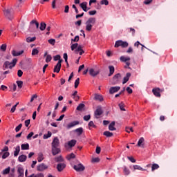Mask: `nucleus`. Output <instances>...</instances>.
Returning a JSON list of instances; mask_svg holds the SVG:
<instances>
[{"label": "nucleus", "instance_id": "obj_1", "mask_svg": "<svg viewBox=\"0 0 177 177\" xmlns=\"http://www.w3.org/2000/svg\"><path fill=\"white\" fill-rule=\"evenodd\" d=\"M96 23V18L91 17L85 23L86 24V30L92 31V27Z\"/></svg>", "mask_w": 177, "mask_h": 177}, {"label": "nucleus", "instance_id": "obj_2", "mask_svg": "<svg viewBox=\"0 0 177 177\" xmlns=\"http://www.w3.org/2000/svg\"><path fill=\"white\" fill-rule=\"evenodd\" d=\"M17 63V59L16 58L13 59L12 62H10L9 61H6L3 65V70H6L7 68H10V70H12V68L15 67Z\"/></svg>", "mask_w": 177, "mask_h": 177}, {"label": "nucleus", "instance_id": "obj_3", "mask_svg": "<svg viewBox=\"0 0 177 177\" xmlns=\"http://www.w3.org/2000/svg\"><path fill=\"white\" fill-rule=\"evenodd\" d=\"M121 74L118 73L113 77V78L110 80V82L111 85H117L121 82Z\"/></svg>", "mask_w": 177, "mask_h": 177}, {"label": "nucleus", "instance_id": "obj_4", "mask_svg": "<svg viewBox=\"0 0 177 177\" xmlns=\"http://www.w3.org/2000/svg\"><path fill=\"white\" fill-rule=\"evenodd\" d=\"M83 48L84 46L82 45H78V43H75L71 46V50H74L75 49V53H78V52L84 50Z\"/></svg>", "mask_w": 177, "mask_h": 177}, {"label": "nucleus", "instance_id": "obj_5", "mask_svg": "<svg viewBox=\"0 0 177 177\" xmlns=\"http://www.w3.org/2000/svg\"><path fill=\"white\" fill-rule=\"evenodd\" d=\"M129 45V44L127 41L118 40L115 43V48H119V46H121L122 48H128Z\"/></svg>", "mask_w": 177, "mask_h": 177}, {"label": "nucleus", "instance_id": "obj_6", "mask_svg": "<svg viewBox=\"0 0 177 177\" xmlns=\"http://www.w3.org/2000/svg\"><path fill=\"white\" fill-rule=\"evenodd\" d=\"M102 114H103V109H102V106H98L94 112V115L95 118L99 119Z\"/></svg>", "mask_w": 177, "mask_h": 177}, {"label": "nucleus", "instance_id": "obj_7", "mask_svg": "<svg viewBox=\"0 0 177 177\" xmlns=\"http://www.w3.org/2000/svg\"><path fill=\"white\" fill-rule=\"evenodd\" d=\"M120 62H123L124 63H126L125 68H127V67H129L131 65V63H129V60H131V57H124L121 56L120 58Z\"/></svg>", "mask_w": 177, "mask_h": 177}, {"label": "nucleus", "instance_id": "obj_8", "mask_svg": "<svg viewBox=\"0 0 177 177\" xmlns=\"http://www.w3.org/2000/svg\"><path fill=\"white\" fill-rule=\"evenodd\" d=\"M4 15L8 20L13 19V15L12 14V8H8L4 10Z\"/></svg>", "mask_w": 177, "mask_h": 177}, {"label": "nucleus", "instance_id": "obj_9", "mask_svg": "<svg viewBox=\"0 0 177 177\" xmlns=\"http://www.w3.org/2000/svg\"><path fill=\"white\" fill-rule=\"evenodd\" d=\"M73 169L76 170L77 172H82V171H85V167L81 163L74 165Z\"/></svg>", "mask_w": 177, "mask_h": 177}, {"label": "nucleus", "instance_id": "obj_10", "mask_svg": "<svg viewBox=\"0 0 177 177\" xmlns=\"http://www.w3.org/2000/svg\"><path fill=\"white\" fill-rule=\"evenodd\" d=\"M88 73L91 77H96L100 74V69H97L95 71L93 68H90Z\"/></svg>", "mask_w": 177, "mask_h": 177}, {"label": "nucleus", "instance_id": "obj_11", "mask_svg": "<svg viewBox=\"0 0 177 177\" xmlns=\"http://www.w3.org/2000/svg\"><path fill=\"white\" fill-rule=\"evenodd\" d=\"M45 169H48V166L44 163H41L37 166V171H39V172H42L43 171H45Z\"/></svg>", "mask_w": 177, "mask_h": 177}, {"label": "nucleus", "instance_id": "obj_12", "mask_svg": "<svg viewBox=\"0 0 177 177\" xmlns=\"http://www.w3.org/2000/svg\"><path fill=\"white\" fill-rule=\"evenodd\" d=\"M121 89V87L120 86H113L111 87L109 89V93L111 95H113V93H115L116 92H118Z\"/></svg>", "mask_w": 177, "mask_h": 177}, {"label": "nucleus", "instance_id": "obj_13", "mask_svg": "<svg viewBox=\"0 0 177 177\" xmlns=\"http://www.w3.org/2000/svg\"><path fill=\"white\" fill-rule=\"evenodd\" d=\"M152 92L156 97H161V94L160 93V88H153Z\"/></svg>", "mask_w": 177, "mask_h": 177}, {"label": "nucleus", "instance_id": "obj_14", "mask_svg": "<svg viewBox=\"0 0 177 177\" xmlns=\"http://www.w3.org/2000/svg\"><path fill=\"white\" fill-rule=\"evenodd\" d=\"M32 24H35L36 26V28H39V23H38V21H37L36 20H32L30 21V27H29V30L32 32Z\"/></svg>", "mask_w": 177, "mask_h": 177}, {"label": "nucleus", "instance_id": "obj_15", "mask_svg": "<svg viewBox=\"0 0 177 177\" xmlns=\"http://www.w3.org/2000/svg\"><path fill=\"white\" fill-rule=\"evenodd\" d=\"M62 150L60 148L57 147H52V154L53 156H57V154H60Z\"/></svg>", "mask_w": 177, "mask_h": 177}, {"label": "nucleus", "instance_id": "obj_16", "mask_svg": "<svg viewBox=\"0 0 177 177\" xmlns=\"http://www.w3.org/2000/svg\"><path fill=\"white\" fill-rule=\"evenodd\" d=\"M60 142L59 141V138L57 137H55L52 142V147H59Z\"/></svg>", "mask_w": 177, "mask_h": 177}, {"label": "nucleus", "instance_id": "obj_17", "mask_svg": "<svg viewBox=\"0 0 177 177\" xmlns=\"http://www.w3.org/2000/svg\"><path fill=\"white\" fill-rule=\"evenodd\" d=\"M137 146L138 147H142V149L145 147V138L143 137H141L139 139Z\"/></svg>", "mask_w": 177, "mask_h": 177}, {"label": "nucleus", "instance_id": "obj_18", "mask_svg": "<svg viewBox=\"0 0 177 177\" xmlns=\"http://www.w3.org/2000/svg\"><path fill=\"white\" fill-rule=\"evenodd\" d=\"M64 168H66V163H59L57 165V169L58 172H62V171H63V169H64Z\"/></svg>", "mask_w": 177, "mask_h": 177}, {"label": "nucleus", "instance_id": "obj_19", "mask_svg": "<svg viewBox=\"0 0 177 177\" xmlns=\"http://www.w3.org/2000/svg\"><path fill=\"white\" fill-rule=\"evenodd\" d=\"M79 124H80V122L73 121L67 125V129H70L73 128V127H75V125H79Z\"/></svg>", "mask_w": 177, "mask_h": 177}, {"label": "nucleus", "instance_id": "obj_20", "mask_svg": "<svg viewBox=\"0 0 177 177\" xmlns=\"http://www.w3.org/2000/svg\"><path fill=\"white\" fill-rule=\"evenodd\" d=\"M24 53V50H21V51L19 52H17L16 50H13L12 51V56L14 57H16V56H20L21 55H23Z\"/></svg>", "mask_w": 177, "mask_h": 177}, {"label": "nucleus", "instance_id": "obj_21", "mask_svg": "<svg viewBox=\"0 0 177 177\" xmlns=\"http://www.w3.org/2000/svg\"><path fill=\"white\" fill-rule=\"evenodd\" d=\"M26 160H27V156L26 155H21L18 158V161H19V162H25V161Z\"/></svg>", "mask_w": 177, "mask_h": 177}, {"label": "nucleus", "instance_id": "obj_22", "mask_svg": "<svg viewBox=\"0 0 177 177\" xmlns=\"http://www.w3.org/2000/svg\"><path fill=\"white\" fill-rule=\"evenodd\" d=\"M18 177H24V169L22 167H19L18 170Z\"/></svg>", "mask_w": 177, "mask_h": 177}, {"label": "nucleus", "instance_id": "obj_23", "mask_svg": "<svg viewBox=\"0 0 177 177\" xmlns=\"http://www.w3.org/2000/svg\"><path fill=\"white\" fill-rule=\"evenodd\" d=\"M129 78H131V73H127L126 76L123 78L122 84H127V82L129 81Z\"/></svg>", "mask_w": 177, "mask_h": 177}, {"label": "nucleus", "instance_id": "obj_24", "mask_svg": "<svg viewBox=\"0 0 177 177\" xmlns=\"http://www.w3.org/2000/svg\"><path fill=\"white\" fill-rule=\"evenodd\" d=\"M86 5H88V3L86 2H83L80 4V8H82L84 12H88Z\"/></svg>", "mask_w": 177, "mask_h": 177}, {"label": "nucleus", "instance_id": "obj_25", "mask_svg": "<svg viewBox=\"0 0 177 177\" xmlns=\"http://www.w3.org/2000/svg\"><path fill=\"white\" fill-rule=\"evenodd\" d=\"M115 125V122L114 121L111 122L109 126V131H116L117 129L114 127Z\"/></svg>", "mask_w": 177, "mask_h": 177}, {"label": "nucleus", "instance_id": "obj_26", "mask_svg": "<svg viewBox=\"0 0 177 177\" xmlns=\"http://www.w3.org/2000/svg\"><path fill=\"white\" fill-rule=\"evenodd\" d=\"M94 100H98L99 102H103V96L99 94H95Z\"/></svg>", "mask_w": 177, "mask_h": 177}, {"label": "nucleus", "instance_id": "obj_27", "mask_svg": "<svg viewBox=\"0 0 177 177\" xmlns=\"http://www.w3.org/2000/svg\"><path fill=\"white\" fill-rule=\"evenodd\" d=\"M21 150H30V145L28 143L22 144L21 145Z\"/></svg>", "mask_w": 177, "mask_h": 177}, {"label": "nucleus", "instance_id": "obj_28", "mask_svg": "<svg viewBox=\"0 0 177 177\" xmlns=\"http://www.w3.org/2000/svg\"><path fill=\"white\" fill-rule=\"evenodd\" d=\"M55 162H63L64 161V158H63V156H59L58 157H55L54 158Z\"/></svg>", "mask_w": 177, "mask_h": 177}, {"label": "nucleus", "instance_id": "obj_29", "mask_svg": "<svg viewBox=\"0 0 177 177\" xmlns=\"http://www.w3.org/2000/svg\"><path fill=\"white\" fill-rule=\"evenodd\" d=\"M109 74L108 75V77H111L114 74L115 68L113 66H109Z\"/></svg>", "mask_w": 177, "mask_h": 177}, {"label": "nucleus", "instance_id": "obj_30", "mask_svg": "<svg viewBox=\"0 0 177 177\" xmlns=\"http://www.w3.org/2000/svg\"><path fill=\"white\" fill-rule=\"evenodd\" d=\"M76 143H77V140H71V141H69L68 142V146H69V147H74L75 146Z\"/></svg>", "mask_w": 177, "mask_h": 177}, {"label": "nucleus", "instance_id": "obj_31", "mask_svg": "<svg viewBox=\"0 0 177 177\" xmlns=\"http://www.w3.org/2000/svg\"><path fill=\"white\" fill-rule=\"evenodd\" d=\"M75 132H76V133L80 136V135H82V133L84 132V129H82V127L77 128L75 130Z\"/></svg>", "mask_w": 177, "mask_h": 177}, {"label": "nucleus", "instance_id": "obj_32", "mask_svg": "<svg viewBox=\"0 0 177 177\" xmlns=\"http://www.w3.org/2000/svg\"><path fill=\"white\" fill-rule=\"evenodd\" d=\"M19 153H20V146H17L15 147V151H14L15 157H17L19 156Z\"/></svg>", "mask_w": 177, "mask_h": 177}, {"label": "nucleus", "instance_id": "obj_33", "mask_svg": "<svg viewBox=\"0 0 177 177\" xmlns=\"http://www.w3.org/2000/svg\"><path fill=\"white\" fill-rule=\"evenodd\" d=\"M62 68V66H60L59 65L56 64L54 67V73H60V70Z\"/></svg>", "mask_w": 177, "mask_h": 177}, {"label": "nucleus", "instance_id": "obj_34", "mask_svg": "<svg viewBox=\"0 0 177 177\" xmlns=\"http://www.w3.org/2000/svg\"><path fill=\"white\" fill-rule=\"evenodd\" d=\"M46 28V24L45 22H41L40 23V27H39V30H41V31H44V30Z\"/></svg>", "mask_w": 177, "mask_h": 177}, {"label": "nucleus", "instance_id": "obj_35", "mask_svg": "<svg viewBox=\"0 0 177 177\" xmlns=\"http://www.w3.org/2000/svg\"><path fill=\"white\" fill-rule=\"evenodd\" d=\"M103 135L104 136H106V138H111V136H113V133L112 132H110V131H104V133H103Z\"/></svg>", "mask_w": 177, "mask_h": 177}, {"label": "nucleus", "instance_id": "obj_36", "mask_svg": "<svg viewBox=\"0 0 177 177\" xmlns=\"http://www.w3.org/2000/svg\"><path fill=\"white\" fill-rule=\"evenodd\" d=\"M160 168V165L158 164L154 163L151 166V171L153 172V171H156V169H158Z\"/></svg>", "mask_w": 177, "mask_h": 177}, {"label": "nucleus", "instance_id": "obj_37", "mask_svg": "<svg viewBox=\"0 0 177 177\" xmlns=\"http://www.w3.org/2000/svg\"><path fill=\"white\" fill-rule=\"evenodd\" d=\"M85 107V104H80L76 108V110L77 111H82V109Z\"/></svg>", "mask_w": 177, "mask_h": 177}, {"label": "nucleus", "instance_id": "obj_38", "mask_svg": "<svg viewBox=\"0 0 177 177\" xmlns=\"http://www.w3.org/2000/svg\"><path fill=\"white\" fill-rule=\"evenodd\" d=\"M73 158H75V154H74L73 153H71V154L66 156V159L68 161H70V160H72Z\"/></svg>", "mask_w": 177, "mask_h": 177}, {"label": "nucleus", "instance_id": "obj_39", "mask_svg": "<svg viewBox=\"0 0 177 177\" xmlns=\"http://www.w3.org/2000/svg\"><path fill=\"white\" fill-rule=\"evenodd\" d=\"M133 169H138L139 171H146V169L142 168L140 165H136L133 166Z\"/></svg>", "mask_w": 177, "mask_h": 177}, {"label": "nucleus", "instance_id": "obj_40", "mask_svg": "<svg viewBox=\"0 0 177 177\" xmlns=\"http://www.w3.org/2000/svg\"><path fill=\"white\" fill-rule=\"evenodd\" d=\"M123 172L124 175H129V174H131L129 169H128L127 167H123Z\"/></svg>", "mask_w": 177, "mask_h": 177}, {"label": "nucleus", "instance_id": "obj_41", "mask_svg": "<svg viewBox=\"0 0 177 177\" xmlns=\"http://www.w3.org/2000/svg\"><path fill=\"white\" fill-rule=\"evenodd\" d=\"M37 39V37H27L26 38V42L30 43V42H34Z\"/></svg>", "mask_w": 177, "mask_h": 177}, {"label": "nucleus", "instance_id": "obj_42", "mask_svg": "<svg viewBox=\"0 0 177 177\" xmlns=\"http://www.w3.org/2000/svg\"><path fill=\"white\" fill-rule=\"evenodd\" d=\"M38 53H39L38 48H33L32 50V56H35V55H38Z\"/></svg>", "mask_w": 177, "mask_h": 177}, {"label": "nucleus", "instance_id": "obj_43", "mask_svg": "<svg viewBox=\"0 0 177 177\" xmlns=\"http://www.w3.org/2000/svg\"><path fill=\"white\" fill-rule=\"evenodd\" d=\"M52 136V133L50 131H48L47 134H44L43 136L44 139H48Z\"/></svg>", "mask_w": 177, "mask_h": 177}, {"label": "nucleus", "instance_id": "obj_44", "mask_svg": "<svg viewBox=\"0 0 177 177\" xmlns=\"http://www.w3.org/2000/svg\"><path fill=\"white\" fill-rule=\"evenodd\" d=\"M17 86L19 88V89H21L23 88V81L18 80L17 81Z\"/></svg>", "mask_w": 177, "mask_h": 177}, {"label": "nucleus", "instance_id": "obj_45", "mask_svg": "<svg viewBox=\"0 0 177 177\" xmlns=\"http://www.w3.org/2000/svg\"><path fill=\"white\" fill-rule=\"evenodd\" d=\"M9 172H10V167H8V168L5 169L4 170H3V175H8V174H9Z\"/></svg>", "mask_w": 177, "mask_h": 177}, {"label": "nucleus", "instance_id": "obj_46", "mask_svg": "<svg viewBox=\"0 0 177 177\" xmlns=\"http://www.w3.org/2000/svg\"><path fill=\"white\" fill-rule=\"evenodd\" d=\"M48 44H50V45H55V44H56V39H50L48 40Z\"/></svg>", "mask_w": 177, "mask_h": 177}, {"label": "nucleus", "instance_id": "obj_47", "mask_svg": "<svg viewBox=\"0 0 177 177\" xmlns=\"http://www.w3.org/2000/svg\"><path fill=\"white\" fill-rule=\"evenodd\" d=\"M32 136H34V132H30L27 136H26V139L28 140H31V138H32Z\"/></svg>", "mask_w": 177, "mask_h": 177}, {"label": "nucleus", "instance_id": "obj_48", "mask_svg": "<svg viewBox=\"0 0 177 177\" xmlns=\"http://www.w3.org/2000/svg\"><path fill=\"white\" fill-rule=\"evenodd\" d=\"M52 60V55H48L46 58V63H49Z\"/></svg>", "mask_w": 177, "mask_h": 177}, {"label": "nucleus", "instance_id": "obj_49", "mask_svg": "<svg viewBox=\"0 0 177 177\" xmlns=\"http://www.w3.org/2000/svg\"><path fill=\"white\" fill-rule=\"evenodd\" d=\"M80 85V77L77 78L75 81V88H78V86Z\"/></svg>", "mask_w": 177, "mask_h": 177}, {"label": "nucleus", "instance_id": "obj_50", "mask_svg": "<svg viewBox=\"0 0 177 177\" xmlns=\"http://www.w3.org/2000/svg\"><path fill=\"white\" fill-rule=\"evenodd\" d=\"M100 5H105L107 6V5H109V0H102L100 1Z\"/></svg>", "mask_w": 177, "mask_h": 177}, {"label": "nucleus", "instance_id": "obj_51", "mask_svg": "<svg viewBox=\"0 0 177 177\" xmlns=\"http://www.w3.org/2000/svg\"><path fill=\"white\" fill-rule=\"evenodd\" d=\"M80 41V36L77 35L74 39H71L72 42H78Z\"/></svg>", "mask_w": 177, "mask_h": 177}, {"label": "nucleus", "instance_id": "obj_52", "mask_svg": "<svg viewBox=\"0 0 177 177\" xmlns=\"http://www.w3.org/2000/svg\"><path fill=\"white\" fill-rule=\"evenodd\" d=\"M21 127H23V124H19L16 128H15V132H19L21 129Z\"/></svg>", "mask_w": 177, "mask_h": 177}, {"label": "nucleus", "instance_id": "obj_53", "mask_svg": "<svg viewBox=\"0 0 177 177\" xmlns=\"http://www.w3.org/2000/svg\"><path fill=\"white\" fill-rule=\"evenodd\" d=\"M100 161V159L99 158H93L91 160V162H99Z\"/></svg>", "mask_w": 177, "mask_h": 177}, {"label": "nucleus", "instance_id": "obj_54", "mask_svg": "<svg viewBox=\"0 0 177 177\" xmlns=\"http://www.w3.org/2000/svg\"><path fill=\"white\" fill-rule=\"evenodd\" d=\"M6 44H3L1 46L0 49L1 50H2L3 52H5V50H6Z\"/></svg>", "mask_w": 177, "mask_h": 177}, {"label": "nucleus", "instance_id": "obj_55", "mask_svg": "<svg viewBox=\"0 0 177 177\" xmlns=\"http://www.w3.org/2000/svg\"><path fill=\"white\" fill-rule=\"evenodd\" d=\"M119 107L122 111H125V108H124V103L121 102L120 104H119Z\"/></svg>", "mask_w": 177, "mask_h": 177}, {"label": "nucleus", "instance_id": "obj_56", "mask_svg": "<svg viewBox=\"0 0 177 177\" xmlns=\"http://www.w3.org/2000/svg\"><path fill=\"white\" fill-rule=\"evenodd\" d=\"M83 120L84 121H89L91 120V115H84Z\"/></svg>", "mask_w": 177, "mask_h": 177}, {"label": "nucleus", "instance_id": "obj_57", "mask_svg": "<svg viewBox=\"0 0 177 177\" xmlns=\"http://www.w3.org/2000/svg\"><path fill=\"white\" fill-rule=\"evenodd\" d=\"M9 152H5L2 156L3 160H5V158H8V157H9Z\"/></svg>", "mask_w": 177, "mask_h": 177}, {"label": "nucleus", "instance_id": "obj_58", "mask_svg": "<svg viewBox=\"0 0 177 177\" xmlns=\"http://www.w3.org/2000/svg\"><path fill=\"white\" fill-rule=\"evenodd\" d=\"M126 132H127V133H129L130 132H133V128L126 127Z\"/></svg>", "mask_w": 177, "mask_h": 177}, {"label": "nucleus", "instance_id": "obj_59", "mask_svg": "<svg viewBox=\"0 0 177 177\" xmlns=\"http://www.w3.org/2000/svg\"><path fill=\"white\" fill-rule=\"evenodd\" d=\"M127 158L131 161V162H136V160H135L132 156H128Z\"/></svg>", "mask_w": 177, "mask_h": 177}, {"label": "nucleus", "instance_id": "obj_60", "mask_svg": "<svg viewBox=\"0 0 177 177\" xmlns=\"http://www.w3.org/2000/svg\"><path fill=\"white\" fill-rule=\"evenodd\" d=\"M88 127H92L93 128H96V125H95V123H93V121H90L88 123Z\"/></svg>", "mask_w": 177, "mask_h": 177}, {"label": "nucleus", "instance_id": "obj_61", "mask_svg": "<svg viewBox=\"0 0 177 177\" xmlns=\"http://www.w3.org/2000/svg\"><path fill=\"white\" fill-rule=\"evenodd\" d=\"M96 13H97V11L95 10L88 12V15H90V16H95Z\"/></svg>", "mask_w": 177, "mask_h": 177}, {"label": "nucleus", "instance_id": "obj_62", "mask_svg": "<svg viewBox=\"0 0 177 177\" xmlns=\"http://www.w3.org/2000/svg\"><path fill=\"white\" fill-rule=\"evenodd\" d=\"M35 177H45L43 173H39L37 174H35Z\"/></svg>", "mask_w": 177, "mask_h": 177}, {"label": "nucleus", "instance_id": "obj_63", "mask_svg": "<svg viewBox=\"0 0 177 177\" xmlns=\"http://www.w3.org/2000/svg\"><path fill=\"white\" fill-rule=\"evenodd\" d=\"M59 59H61V57H60L59 55H55V56L54 57V61H55V62H57V60H59Z\"/></svg>", "mask_w": 177, "mask_h": 177}, {"label": "nucleus", "instance_id": "obj_64", "mask_svg": "<svg viewBox=\"0 0 177 177\" xmlns=\"http://www.w3.org/2000/svg\"><path fill=\"white\" fill-rule=\"evenodd\" d=\"M17 75H18V77H22L23 76V71L18 70Z\"/></svg>", "mask_w": 177, "mask_h": 177}]
</instances>
